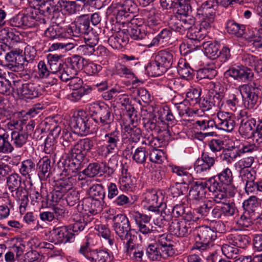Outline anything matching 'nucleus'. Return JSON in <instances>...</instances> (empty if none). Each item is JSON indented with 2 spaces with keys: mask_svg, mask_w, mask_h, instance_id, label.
<instances>
[{
  "mask_svg": "<svg viewBox=\"0 0 262 262\" xmlns=\"http://www.w3.org/2000/svg\"><path fill=\"white\" fill-rule=\"evenodd\" d=\"M216 157L211 156L208 152H203L201 159H198L194 164V169L201 172L210 169L215 164Z\"/></svg>",
  "mask_w": 262,
  "mask_h": 262,
  "instance_id": "obj_19",
  "label": "nucleus"
},
{
  "mask_svg": "<svg viewBox=\"0 0 262 262\" xmlns=\"http://www.w3.org/2000/svg\"><path fill=\"white\" fill-rule=\"evenodd\" d=\"M201 91L196 89L190 90L186 94L188 101L191 104L194 105L200 101Z\"/></svg>",
  "mask_w": 262,
  "mask_h": 262,
  "instance_id": "obj_62",
  "label": "nucleus"
},
{
  "mask_svg": "<svg viewBox=\"0 0 262 262\" xmlns=\"http://www.w3.org/2000/svg\"><path fill=\"white\" fill-rule=\"evenodd\" d=\"M61 140H62L61 144L63 147V149L65 154L68 155L70 153L75 152L74 149L77 146L80 144L83 146H86L88 148H93L94 146L93 141L89 138H85L81 139L77 142L75 143V139L73 135L70 132H64Z\"/></svg>",
  "mask_w": 262,
  "mask_h": 262,
  "instance_id": "obj_9",
  "label": "nucleus"
},
{
  "mask_svg": "<svg viewBox=\"0 0 262 262\" xmlns=\"http://www.w3.org/2000/svg\"><path fill=\"white\" fill-rule=\"evenodd\" d=\"M10 50L5 55V59L9 62L8 67L14 71L25 70L27 66V63L25 61V58L21 54L22 51L18 49Z\"/></svg>",
  "mask_w": 262,
  "mask_h": 262,
  "instance_id": "obj_14",
  "label": "nucleus"
},
{
  "mask_svg": "<svg viewBox=\"0 0 262 262\" xmlns=\"http://www.w3.org/2000/svg\"><path fill=\"white\" fill-rule=\"evenodd\" d=\"M10 81L4 77H0V93L2 95L9 96L13 90Z\"/></svg>",
  "mask_w": 262,
  "mask_h": 262,
  "instance_id": "obj_59",
  "label": "nucleus"
},
{
  "mask_svg": "<svg viewBox=\"0 0 262 262\" xmlns=\"http://www.w3.org/2000/svg\"><path fill=\"white\" fill-rule=\"evenodd\" d=\"M202 32V30L194 25L187 32L186 36L191 40H200L204 37L203 34Z\"/></svg>",
  "mask_w": 262,
  "mask_h": 262,
  "instance_id": "obj_58",
  "label": "nucleus"
},
{
  "mask_svg": "<svg viewBox=\"0 0 262 262\" xmlns=\"http://www.w3.org/2000/svg\"><path fill=\"white\" fill-rule=\"evenodd\" d=\"M32 203L34 205L35 203H41V207L48 206V200L47 196L45 197L37 191H33L30 194Z\"/></svg>",
  "mask_w": 262,
  "mask_h": 262,
  "instance_id": "obj_57",
  "label": "nucleus"
},
{
  "mask_svg": "<svg viewBox=\"0 0 262 262\" xmlns=\"http://www.w3.org/2000/svg\"><path fill=\"white\" fill-rule=\"evenodd\" d=\"M154 61L162 66L165 72L173 63V55L166 51H161L158 54H154Z\"/></svg>",
  "mask_w": 262,
  "mask_h": 262,
  "instance_id": "obj_24",
  "label": "nucleus"
},
{
  "mask_svg": "<svg viewBox=\"0 0 262 262\" xmlns=\"http://www.w3.org/2000/svg\"><path fill=\"white\" fill-rule=\"evenodd\" d=\"M147 25L145 21L140 24L139 21L135 27H129L127 29H124L123 32L127 33L134 39H142L147 35Z\"/></svg>",
  "mask_w": 262,
  "mask_h": 262,
  "instance_id": "obj_21",
  "label": "nucleus"
},
{
  "mask_svg": "<svg viewBox=\"0 0 262 262\" xmlns=\"http://www.w3.org/2000/svg\"><path fill=\"white\" fill-rule=\"evenodd\" d=\"M90 21L87 15H81L72 23L67 29L71 35L79 37L90 30Z\"/></svg>",
  "mask_w": 262,
  "mask_h": 262,
  "instance_id": "obj_15",
  "label": "nucleus"
},
{
  "mask_svg": "<svg viewBox=\"0 0 262 262\" xmlns=\"http://www.w3.org/2000/svg\"><path fill=\"white\" fill-rule=\"evenodd\" d=\"M197 15L199 18H213L215 16L214 10L213 9L212 4L209 2H206L202 4L198 9Z\"/></svg>",
  "mask_w": 262,
  "mask_h": 262,
  "instance_id": "obj_31",
  "label": "nucleus"
},
{
  "mask_svg": "<svg viewBox=\"0 0 262 262\" xmlns=\"http://www.w3.org/2000/svg\"><path fill=\"white\" fill-rule=\"evenodd\" d=\"M13 144L17 148L21 147L25 145L28 139V133L25 131H13L11 134Z\"/></svg>",
  "mask_w": 262,
  "mask_h": 262,
  "instance_id": "obj_33",
  "label": "nucleus"
},
{
  "mask_svg": "<svg viewBox=\"0 0 262 262\" xmlns=\"http://www.w3.org/2000/svg\"><path fill=\"white\" fill-rule=\"evenodd\" d=\"M21 178L19 174L12 173L7 178V186L10 192L22 187Z\"/></svg>",
  "mask_w": 262,
  "mask_h": 262,
  "instance_id": "obj_44",
  "label": "nucleus"
},
{
  "mask_svg": "<svg viewBox=\"0 0 262 262\" xmlns=\"http://www.w3.org/2000/svg\"><path fill=\"white\" fill-rule=\"evenodd\" d=\"M238 156H240V151L237 148H233L232 149H227L224 151L223 160L231 163Z\"/></svg>",
  "mask_w": 262,
  "mask_h": 262,
  "instance_id": "obj_63",
  "label": "nucleus"
},
{
  "mask_svg": "<svg viewBox=\"0 0 262 262\" xmlns=\"http://www.w3.org/2000/svg\"><path fill=\"white\" fill-rule=\"evenodd\" d=\"M174 10L177 15L187 16L191 12V7L190 4L183 0H179L176 4Z\"/></svg>",
  "mask_w": 262,
  "mask_h": 262,
  "instance_id": "obj_47",
  "label": "nucleus"
},
{
  "mask_svg": "<svg viewBox=\"0 0 262 262\" xmlns=\"http://www.w3.org/2000/svg\"><path fill=\"white\" fill-rule=\"evenodd\" d=\"M60 79L62 81H67L71 78H74L78 74L77 71L67 62L62 65L59 72Z\"/></svg>",
  "mask_w": 262,
  "mask_h": 262,
  "instance_id": "obj_35",
  "label": "nucleus"
},
{
  "mask_svg": "<svg viewBox=\"0 0 262 262\" xmlns=\"http://www.w3.org/2000/svg\"><path fill=\"white\" fill-rule=\"evenodd\" d=\"M122 110L124 111V119L125 121L123 122L124 123H129L132 125L134 124H136L137 120V112L132 105H127L126 108H121Z\"/></svg>",
  "mask_w": 262,
  "mask_h": 262,
  "instance_id": "obj_38",
  "label": "nucleus"
},
{
  "mask_svg": "<svg viewBox=\"0 0 262 262\" xmlns=\"http://www.w3.org/2000/svg\"><path fill=\"white\" fill-rule=\"evenodd\" d=\"M67 62L75 69L77 72L79 70L82 69L83 67L86 63V61L82 57L74 55L72 56Z\"/></svg>",
  "mask_w": 262,
  "mask_h": 262,
  "instance_id": "obj_51",
  "label": "nucleus"
},
{
  "mask_svg": "<svg viewBox=\"0 0 262 262\" xmlns=\"http://www.w3.org/2000/svg\"><path fill=\"white\" fill-rule=\"evenodd\" d=\"M35 163L32 160H26L21 162L19 171L24 176L30 175L35 170Z\"/></svg>",
  "mask_w": 262,
  "mask_h": 262,
  "instance_id": "obj_53",
  "label": "nucleus"
},
{
  "mask_svg": "<svg viewBox=\"0 0 262 262\" xmlns=\"http://www.w3.org/2000/svg\"><path fill=\"white\" fill-rule=\"evenodd\" d=\"M136 224L137 225L139 231L145 236L147 234V216L145 214H141L139 212H136L133 214Z\"/></svg>",
  "mask_w": 262,
  "mask_h": 262,
  "instance_id": "obj_37",
  "label": "nucleus"
},
{
  "mask_svg": "<svg viewBox=\"0 0 262 262\" xmlns=\"http://www.w3.org/2000/svg\"><path fill=\"white\" fill-rule=\"evenodd\" d=\"M245 26L237 24L233 20L228 21L226 25L227 32L231 34L241 37L244 33Z\"/></svg>",
  "mask_w": 262,
  "mask_h": 262,
  "instance_id": "obj_39",
  "label": "nucleus"
},
{
  "mask_svg": "<svg viewBox=\"0 0 262 262\" xmlns=\"http://www.w3.org/2000/svg\"><path fill=\"white\" fill-rule=\"evenodd\" d=\"M148 210L154 212H159L161 203L158 202V196L156 190L151 189L148 191Z\"/></svg>",
  "mask_w": 262,
  "mask_h": 262,
  "instance_id": "obj_40",
  "label": "nucleus"
},
{
  "mask_svg": "<svg viewBox=\"0 0 262 262\" xmlns=\"http://www.w3.org/2000/svg\"><path fill=\"white\" fill-rule=\"evenodd\" d=\"M90 261L92 262H110L109 253L104 250H93Z\"/></svg>",
  "mask_w": 262,
  "mask_h": 262,
  "instance_id": "obj_49",
  "label": "nucleus"
},
{
  "mask_svg": "<svg viewBox=\"0 0 262 262\" xmlns=\"http://www.w3.org/2000/svg\"><path fill=\"white\" fill-rule=\"evenodd\" d=\"M123 30L117 34L112 35L110 37L108 42L110 45L116 49H120L125 46L128 42V38L124 36Z\"/></svg>",
  "mask_w": 262,
  "mask_h": 262,
  "instance_id": "obj_28",
  "label": "nucleus"
},
{
  "mask_svg": "<svg viewBox=\"0 0 262 262\" xmlns=\"http://www.w3.org/2000/svg\"><path fill=\"white\" fill-rule=\"evenodd\" d=\"M229 241L237 248H245L249 244L250 237L246 235L235 233L231 235Z\"/></svg>",
  "mask_w": 262,
  "mask_h": 262,
  "instance_id": "obj_34",
  "label": "nucleus"
},
{
  "mask_svg": "<svg viewBox=\"0 0 262 262\" xmlns=\"http://www.w3.org/2000/svg\"><path fill=\"white\" fill-rule=\"evenodd\" d=\"M154 58L155 55L153 54L148 62V76L152 77L159 76L165 72L162 66H160L158 62L154 61Z\"/></svg>",
  "mask_w": 262,
  "mask_h": 262,
  "instance_id": "obj_43",
  "label": "nucleus"
},
{
  "mask_svg": "<svg viewBox=\"0 0 262 262\" xmlns=\"http://www.w3.org/2000/svg\"><path fill=\"white\" fill-rule=\"evenodd\" d=\"M98 231V234L104 238L107 239L110 245H112L114 243L113 240L110 238L111 231L105 225H99L96 227Z\"/></svg>",
  "mask_w": 262,
  "mask_h": 262,
  "instance_id": "obj_61",
  "label": "nucleus"
},
{
  "mask_svg": "<svg viewBox=\"0 0 262 262\" xmlns=\"http://www.w3.org/2000/svg\"><path fill=\"white\" fill-rule=\"evenodd\" d=\"M85 113L81 112V114H78L74 117L71 121V127L74 129L75 132L78 134H83L89 133V122L86 119V116L83 115Z\"/></svg>",
  "mask_w": 262,
  "mask_h": 262,
  "instance_id": "obj_20",
  "label": "nucleus"
},
{
  "mask_svg": "<svg viewBox=\"0 0 262 262\" xmlns=\"http://www.w3.org/2000/svg\"><path fill=\"white\" fill-rule=\"evenodd\" d=\"M61 56L57 54H49L47 56L48 62L50 66V72L59 73L60 71L62 65L64 63H61L60 61Z\"/></svg>",
  "mask_w": 262,
  "mask_h": 262,
  "instance_id": "obj_42",
  "label": "nucleus"
},
{
  "mask_svg": "<svg viewBox=\"0 0 262 262\" xmlns=\"http://www.w3.org/2000/svg\"><path fill=\"white\" fill-rule=\"evenodd\" d=\"M256 121L253 118H243L239 127V133L245 138H249L254 134Z\"/></svg>",
  "mask_w": 262,
  "mask_h": 262,
  "instance_id": "obj_22",
  "label": "nucleus"
},
{
  "mask_svg": "<svg viewBox=\"0 0 262 262\" xmlns=\"http://www.w3.org/2000/svg\"><path fill=\"white\" fill-rule=\"evenodd\" d=\"M117 162L116 157H112L110 159L108 165L106 163H90L87 168L83 170L82 173L90 178L94 177L102 172L112 174L117 165Z\"/></svg>",
  "mask_w": 262,
  "mask_h": 262,
  "instance_id": "obj_7",
  "label": "nucleus"
},
{
  "mask_svg": "<svg viewBox=\"0 0 262 262\" xmlns=\"http://www.w3.org/2000/svg\"><path fill=\"white\" fill-rule=\"evenodd\" d=\"M95 110L91 111L94 121L100 125V126L96 131V136L101 137L104 134H102V130L108 131L112 125L113 119L111 117V108L106 104L102 105L96 104L94 106Z\"/></svg>",
  "mask_w": 262,
  "mask_h": 262,
  "instance_id": "obj_4",
  "label": "nucleus"
},
{
  "mask_svg": "<svg viewBox=\"0 0 262 262\" xmlns=\"http://www.w3.org/2000/svg\"><path fill=\"white\" fill-rule=\"evenodd\" d=\"M113 228L116 235L123 242L125 251L130 253L135 248V235L131 232V227L128 218L123 214H118L112 219Z\"/></svg>",
  "mask_w": 262,
  "mask_h": 262,
  "instance_id": "obj_1",
  "label": "nucleus"
},
{
  "mask_svg": "<svg viewBox=\"0 0 262 262\" xmlns=\"http://www.w3.org/2000/svg\"><path fill=\"white\" fill-rule=\"evenodd\" d=\"M182 17L177 14L171 15L168 20L169 27L173 30L181 33Z\"/></svg>",
  "mask_w": 262,
  "mask_h": 262,
  "instance_id": "obj_55",
  "label": "nucleus"
},
{
  "mask_svg": "<svg viewBox=\"0 0 262 262\" xmlns=\"http://www.w3.org/2000/svg\"><path fill=\"white\" fill-rule=\"evenodd\" d=\"M76 147L74 149V151L76 152L69 154L68 157L62 163L63 169L62 174L63 175L73 176L74 173L81 168V163L84 160L86 154L92 149L81 144Z\"/></svg>",
  "mask_w": 262,
  "mask_h": 262,
  "instance_id": "obj_3",
  "label": "nucleus"
},
{
  "mask_svg": "<svg viewBox=\"0 0 262 262\" xmlns=\"http://www.w3.org/2000/svg\"><path fill=\"white\" fill-rule=\"evenodd\" d=\"M196 231L199 241H196L194 248L200 251L206 250L209 244L216 238V232L208 226L199 227Z\"/></svg>",
  "mask_w": 262,
  "mask_h": 262,
  "instance_id": "obj_8",
  "label": "nucleus"
},
{
  "mask_svg": "<svg viewBox=\"0 0 262 262\" xmlns=\"http://www.w3.org/2000/svg\"><path fill=\"white\" fill-rule=\"evenodd\" d=\"M255 217V215L253 213L244 210L239 219L237 221V224L242 226L248 227L252 225V221Z\"/></svg>",
  "mask_w": 262,
  "mask_h": 262,
  "instance_id": "obj_52",
  "label": "nucleus"
},
{
  "mask_svg": "<svg viewBox=\"0 0 262 262\" xmlns=\"http://www.w3.org/2000/svg\"><path fill=\"white\" fill-rule=\"evenodd\" d=\"M85 211H88L91 214H96L102 210V205L101 200L88 198L84 201Z\"/></svg>",
  "mask_w": 262,
  "mask_h": 262,
  "instance_id": "obj_29",
  "label": "nucleus"
},
{
  "mask_svg": "<svg viewBox=\"0 0 262 262\" xmlns=\"http://www.w3.org/2000/svg\"><path fill=\"white\" fill-rule=\"evenodd\" d=\"M88 216L84 215L79 220L75 221L70 229L66 226H62L54 229L52 231V235L56 244L67 242H72L74 239L75 234L83 230L88 222L92 221V219L90 220L88 219Z\"/></svg>",
  "mask_w": 262,
  "mask_h": 262,
  "instance_id": "obj_2",
  "label": "nucleus"
},
{
  "mask_svg": "<svg viewBox=\"0 0 262 262\" xmlns=\"http://www.w3.org/2000/svg\"><path fill=\"white\" fill-rule=\"evenodd\" d=\"M184 220H174L169 225V231L177 237L186 236L191 232L190 224L189 221H196L192 214H187Z\"/></svg>",
  "mask_w": 262,
  "mask_h": 262,
  "instance_id": "obj_12",
  "label": "nucleus"
},
{
  "mask_svg": "<svg viewBox=\"0 0 262 262\" xmlns=\"http://www.w3.org/2000/svg\"><path fill=\"white\" fill-rule=\"evenodd\" d=\"M226 74L244 82L251 81L254 76L252 70L244 66L231 68L226 71Z\"/></svg>",
  "mask_w": 262,
  "mask_h": 262,
  "instance_id": "obj_16",
  "label": "nucleus"
},
{
  "mask_svg": "<svg viewBox=\"0 0 262 262\" xmlns=\"http://www.w3.org/2000/svg\"><path fill=\"white\" fill-rule=\"evenodd\" d=\"M151 228L148 227V238H150V243L148 242V259L151 260H157L161 258L160 251L158 250L159 244L157 243V239L162 236L161 232V227L156 224L154 226L150 224Z\"/></svg>",
  "mask_w": 262,
  "mask_h": 262,
  "instance_id": "obj_6",
  "label": "nucleus"
},
{
  "mask_svg": "<svg viewBox=\"0 0 262 262\" xmlns=\"http://www.w3.org/2000/svg\"><path fill=\"white\" fill-rule=\"evenodd\" d=\"M177 71L180 76L184 78L189 77L193 72L189 64L184 59L179 60L178 63Z\"/></svg>",
  "mask_w": 262,
  "mask_h": 262,
  "instance_id": "obj_50",
  "label": "nucleus"
},
{
  "mask_svg": "<svg viewBox=\"0 0 262 262\" xmlns=\"http://www.w3.org/2000/svg\"><path fill=\"white\" fill-rule=\"evenodd\" d=\"M214 177H215L216 181L218 179L220 181L219 183L222 184L223 186L230 185L233 182L232 173L229 168H225Z\"/></svg>",
  "mask_w": 262,
  "mask_h": 262,
  "instance_id": "obj_45",
  "label": "nucleus"
},
{
  "mask_svg": "<svg viewBox=\"0 0 262 262\" xmlns=\"http://www.w3.org/2000/svg\"><path fill=\"white\" fill-rule=\"evenodd\" d=\"M216 128L224 130L227 132H231L235 126L234 118L228 113L220 112L217 113Z\"/></svg>",
  "mask_w": 262,
  "mask_h": 262,
  "instance_id": "obj_18",
  "label": "nucleus"
},
{
  "mask_svg": "<svg viewBox=\"0 0 262 262\" xmlns=\"http://www.w3.org/2000/svg\"><path fill=\"white\" fill-rule=\"evenodd\" d=\"M258 198L255 195H252L244 201L243 207L244 210L255 215L256 208L258 206Z\"/></svg>",
  "mask_w": 262,
  "mask_h": 262,
  "instance_id": "obj_48",
  "label": "nucleus"
},
{
  "mask_svg": "<svg viewBox=\"0 0 262 262\" xmlns=\"http://www.w3.org/2000/svg\"><path fill=\"white\" fill-rule=\"evenodd\" d=\"M211 208V203L209 201L202 202L200 203L199 206L194 209L195 212L199 214V216L194 219H199L200 217H206L208 220L209 214Z\"/></svg>",
  "mask_w": 262,
  "mask_h": 262,
  "instance_id": "obj_46",
  "label": "nucleus"
},
{
  "mask_svg": "<svg viewBox=\"0 0 262 262\" xmlns=\"http://www.w3.org/2000/svg\"><path fill=\"white\" fill-rule=\"evenodd\" d=\"M161 106L155 101L154 97L148 94V119L157 120L160 118Z\"/></svg>",
  "mask_w": 262,
  "mask_h": 262,
  "instance_id": "obj_36",
  "label": "nucleus"
},
{
  "mask_svg": "<svg viewBox=\"0 0 262 262\" xmlns=\"http://www.w3.org/2000/svg\"><path fill=\"white\" fill-rule=\"evenodd\" d=\"M146 148L143 147L138 148L133 156V159L137 163H143L146 160Z\"/></svg>",
  "mask_w": 262,
  "mask_h": 262,
  "instance_id": "obj_64",
  "label": "nucleus"
},
{
  "mask_svg": "<svg viewBox=\"0 0 262 262\" xmlns=\"http://www.w3.org/2000/svg\"><path fill=\"white\" fill-rule=\"evenodd\" d=\"M9 135L0 126V153L9 154L12 152L14 148L9 141Z\"/></svg>",
  "mask_w": 262,
  "mask_h": 262,
  "instance_id": "obj_27",
  "label": "nucleus"
},
{
  "mask_svg": "<svg viewBox=\"0 0 262 262\" xmlns=\"http://www.w3.org/2000/svg\"><path fill=\"white\" fill-rule=\"evenodd\" d=\"M202 46L205 53L208 57L212 59L219 57L221 52H220V44L217 42H205Z\"/></svg>",
  "mask_w": 262,
  "mask_h": 262,
  "instance_id": "obj_32",
  "label": "nucleus"
},
{
  "mask_svg": "<svg viewBox=\"0 0 262 262\" xmlns=\"http://www.w3.org/2000/svg\"><path fill=\"white\" fill-rule=\"evenodd\" d=\"M194 124L196 129L203 132H201L200 135L203 137L213 136L214 130L216 128L215 121L209 118H201L196 121Z\"/></svg>",
  "mask_w": 262,
  "mask_h": 262,
  "instance_id": "obj_17",
  "label": "nucleus"
},
{
  "mask_svg": "<svg viewBox=\"0 0 262 262\" xmlns=\"http://www.w3.org/2000/svg\"><path fill=\"white\" fill-rule=\"evenodd\" d=\"M38 175L41 181H45L51 174V161L47 157L40 159L37 165Z\"/></svg>",
  "mask_w": 262,
  "mask_h": 262,
  "instance_id": "obj_23",
  "label": "nucleus"
},
{
  "mask_svg": "<svg viewBox=\"0 0 262 262\" xmlns=\"http://www.w3.org/2000/svg\"><path fill=\"white\" fill-rule=\"evenodd\" d=\"M206 188L211 192L216 191L217 189H222L215 180V177H212L207 182H196L195 185L190 190L189 195H192L196 200L204 198L206 193Z\"/></svg>",
  "mask_w": 262,
  "mask_h": 262,
  "instance_id": "obj_10",
  "label": "nucleus"
},
{
  "mask_svg": "<svg viewBox=\"0 0 262 262\" xmlns=\"http://www.w3.org/2000/svg\"><path fill=\"white\" fill-rule=\"evenodd\" d=\"M107 132L102 131L101 133L104 134L101 137L104 136L105 140H104V145L99 147L102 154L105 157L116 152L120 141V134L118 130L116 129L110 133H107Z\"/></svg>",
  "mask_w": 262,
  "mask_h": 262,
  "instance_id": "obj_11",
  "label": "nucleus"
},
{
  "mask_svg": "<svg viewBox=\"0 0 262 262\" xmlns=\"http://www.w3.org/2000/svg\"><path fill=\"white\" fill-rule=\"evenodd\" d=\"M83 35L84 40L86 44L95 46L98 43V34L94 31L93 28H91L90 30L88 31Z\"/></svg>",
  "mask_w": 262,
  "mask_h": 262,
  "instance_id": "obj_56",
  "label": "nucleus"
},
{
  "mask_svg": "<svg viewBox=\"0 0 262 262\" xmlns=\"http://www.w3.org/2000/svg\"><path fill=\"white\" fill-rule=\"evenodd\" d=\"M239 90L245 107L253 108L258 99V89L251 84H243L239 87Z\"/></svg>",
  "mask_w": 262,
  "mask_h": 262,
  "instance_id": "obj_13",
  "label": "nucleus"
},
{
  "mask_svg": "<svg viewBox=\"0 0 262 262\" xmlns=\"http://www.w3.org/2000/svg\"><path fill=\"white\" fill-rule=\"evenodd\" d=\"M190 180L186 178L182 180L181 182H177L170 186L169 191L173 198H177L181 195L186 194L188 191Z\"/></svg>",
  "mask_w": 262,
  "mask_h": 262,
  "instance_id": "obj_26",
  "label": "nucleus"
},
{
  "mask_svg": "<svg viewBox=\"0 0 262 262\" xmlns=\"http://www.w3.org/2000/svg\"><path fill=\"white\" fill-rule=\"evenodd\" d=\"M229 241V244H224L222 246L223 254L228 258L234 259L238 257L239 250L232 245Z\"/></svg>",
  "mask_w": 262,
  "mask_h": 262,
  "instance_id": "obj_41",
  "label": "nucleus"
},
{
  "mask_svg": "<svg viewBox=\"0 0 262 262\" xmlns=\"http://www.w3.org/2000/svg\"><path fill=\"white\" fill-rule=\"evenodd\" d=\"M28 17L25 16L24 14L19 13L10 19V24L13 27H23L27 26V20Z\"/></svg>",
  "mask_w": 262,
  "mask_h": 262,
  "instance_id": "obj_54",
  "label": "nucleus"
},
{
  "mask_svg": "<svg viewBox=\"0 0 262 262\" xmlns=\"http://www.w3.org/2000/svg\"><path fill=\"white\" fill-rule=\"evenodd\" d=\"M69 176L70 177L61 180L57 187V189H59L65 193L71 189L73 187V181L74 180L72 178V175Z\"/></svg>",
  "mask_w": 262,
  "mask_h": 262,
  "instance_id": "obj_60",
  "label": "nucleus"
},
{
  "mask_svg": "<svg viewBox=\"0 0 262 262\" xmlns=\"http://www.w3.org/2000/svg\"><path fill=\"white\" fill-rule=\"evenodd\" d=\"M39 87L34 83H23L21 80H16L13 81V91L17 93L19 98L25 100H31L38 97Z\"/></svg>",
  "mask_w": 262,
  "mask_h": 262,
  "instance_id": "obj_5",
  "label": "nucleus"
},
{
  "mask_svg": "<svg viewBox=\"0 0 262 262\" xmlns=\"http://www.w3.org/2000/svg\"><path fill=\"white\" fill-rule=\"evenodd\" d=\"M124 130L126 137L132 142H137L141 137V131L139 128L136 127V124L132 125L129 123H124Z\"/></svg>",
  "mask_w": 262,
  "mask_h": 262,
  "instance_id": "obj_30",
  "label": "nucleus"
},
{
  "mask_svg": "<svg viewBox=\"0 0 262 262\" xmlns=\"http://www.w3.org/2000/svg\"><path fill=\"white\" fill-rule=\"evenodd\" d=\"M11 193L12 196L19 203L20 211L24 212L29 202L27 190L22 186Z\"/></svg>",
  "mask_w": 262,
  "mask_h": 262,
  "instance_id": "obj_25",
  "label": "nucleus"
}]
</instances>
